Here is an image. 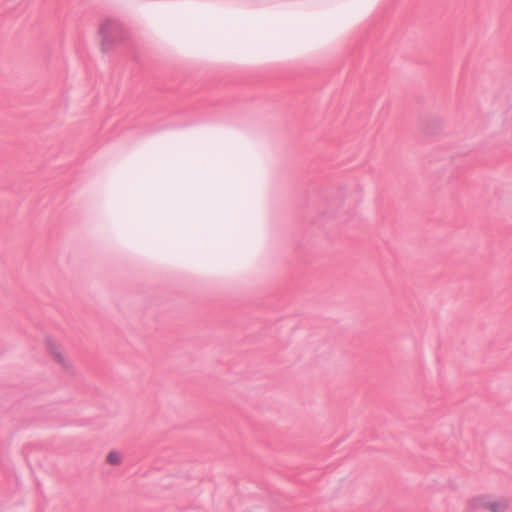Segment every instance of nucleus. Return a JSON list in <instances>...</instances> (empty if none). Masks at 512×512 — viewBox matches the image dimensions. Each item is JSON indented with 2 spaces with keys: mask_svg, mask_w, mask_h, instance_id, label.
<instances>
[{
  "mask_svg": "<svg viewBox=\"0 0 512 512\" xmlns=\"http://www.w3.org/2000/svg\"><path fill=\"white\" fill-rule=\"evenodd\" d=\"M98 44L102 53H112L128 43L130 39L129 29L122 23L107 19L98 27Z\"/></svg>",
  "mask_w": 512,
  "mask_h": 512,
  "instance_id": "obj_1",
  "label": "nucleus"
},
{
  "mask_svg": "<svg viewBox=\"0 0 512 512\" xmlns=\"http://www.w3.org/2000/svg\"><path fill=\"white\" fill-rule=\"evenodd\" d=\"M510 500L504 496H498L489 492H481L471 496L466 503V507L471 512H508L510 510Z\"/></svg>",
  "mask_w": 512,
  "mask_h": 512,
  "instance_id": "obj_2",
  "label": "nucleus"
},
{
  "mask_svg": "<svg viewBox=\"0 0 512 512\" xmlns=\"http://www.w3.org/2000/svg\"><path fill=\"white\" fill-rule=\"evenodd\" d=\"M50 355L53 361L63 370L69 371L73 369V362L71 359L62 351V349L56 345L51 344Z\"/></svg>",
  "mask_w": 512,
  "mask_h": 512,
  "instance_id": "obj_3",
  "label": "nucleus"
},
{
  "mask_svg": "<svg viewBox=\"0 0 512 512\" xmlns=\"http://www.w3.org/2000/svg\"><path fill=\"white\" fill-rule=\"evenodd\" d=\"M121 461H122V456H121V454L119 452H117V451H110L107 454L106 462L109 465L118 466V465H120Z\"/></svg>",
  "mask_w": 512,
  "mask_h": 512,
  "instance_id": "obj_4",
  "label": "nucleus"
}]
</instances>
